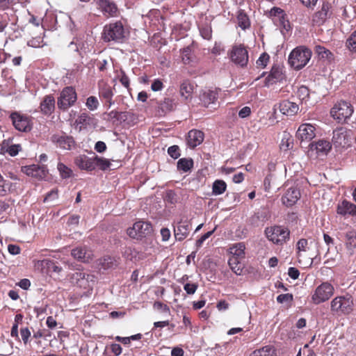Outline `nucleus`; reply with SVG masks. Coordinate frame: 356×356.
Instances as JSON below:
<instances>
[{"label":"nucleus","instance_id":"obj_1","mask_svg":"<svg viewBox=\"0 0 356 356\" xmlns=\"http://www.w3.org/2000/svg\"><path fill=\"white\" fill-rule=\"evenodd\" d=\"M129 31L122 21L111 22L104 26L102 38L105 42L122 43L128 37Z\"/></svg>","mask_w":356,"mask_h":356},{"label":"nucleus","instance_id":"obj_2","mask_svg":"<svg viewBox=\"0 0 356 356\" xmlns=\"http://www.w3.org/2000/svg\"><path fill=\"white\" fill-rule=\"evenodd\" d=\"M311 57V50L304 46H300L290 53L289 63L295 70H299L308 63Z\"/></svg>","mask_w":356,"mask_h":356},{"label":"nucleus","instance_id":"obj_3","mask_svg":"<svg viewBox=\"0 0 356 356\" xmlns=\"http://www.w3.org/2000/svg\"><path fill=\"white\" fill-rule=\"evenodd\" d=\"M353 299L349 294L335 297L330 302L331 311L339 315L349 314L353 310Z\"/></svg>","mask_w":356,"mask_h":356},{"label":"nucleus","instance_id":"obj_4","mask_svg":"<svg viewBox=\"0 0 356 356\" xmlns=\"http://www.w3.org/2000/svg\"><path fill=\"white\" fill-rule=\"evenodd\" d=\"M353 113V107L346 101H339L334 104L330 113L332 118L340 123H344L350 118Z\"/></svg>","mask_w":356,"mask_h":356},{"label":"nucleus","instance_id":"obj_5","mask_svg":"<svg viewBox=\"0 0 356 356\" xmlns=\"http://www.w3.org/2000/svg\"><path fill=\"white\" fill-rule=\"evenodd\" d=\"M334 286L329 282H325L320 284L312 296V302L318 305L329 300L334 294Z\"/></svg>","mask_w":356,"mask_h":356},{"label":"nucleus","instance_id":"obj_6","mask_svg":"<svg viewBox=\"0 0 356 356\" xmlns=\"http://www.w3.org/2000/svg\"><path fill=\"white\" fill-rule=\"evenodd\" d=\"M77 99L75 90L72 87H65L60 92L57 104L64 111L73 106Z\"/></svg>","mask_w":356,"mask_h":356},{"label":"nucleus","instance_id":"obj_7","mask_svg":"<svg viewBox=\"0 0 356 356\" xmlns=\"http://www.w3.org/2000/svg\"><path fill=\"white\" fill-rule=\"evenodd\" d=\"M152 227L150 223L144 221L135 222L132 227L127 229V234L136 239H140L151 234Z\"/></svg>","mask_w":356,"mask_h":356},{"label":"nucleus","instance_id":"obj_8","mask_svg":"<svg viewBox=\"0 0 356 356\" xmlns=\"http://www.w3.org/2000/svg\"><path fill=\"white\" fill-rule=\"evenodd\" d=\"M267 238L274 243H282L289 237L288 229L281 226L268 227L265 230Z\"/></svg>","mask_w":356,"mask_h":356},{"label":"nucleus","instance_id":"obj_9","mask_svg":"<svg viewBox=\"0 0 356 356\" xmlns=\"http://www.w3.org/2000/svg\"><path fill=\"white\" fill-rule=\"evenodd\" d=\"M70 280L72 284H76L80 288L88 289L92 287L95 282V277L93 275L79 271L73 273Z\"/></svg>","mask_w":356,"mask_h":356},{"label":"nucleus","instance_id":"obj_10","mask_svg":"<svg viewBox=\"0 0 356 356\" xmlns=\"http://www.w3.org/2000/svg\"><path fill=\"white\" fill-rule=\"evenodd\" d=\"M230 58L235 64L245 66L248 61V51L242 45L234 46L230 53Z\"/></svg>","mask_w":356,"mask_h":356},{"label":"nucleus","instance_id":"obj_11","mask_svg":"<svg viewBox=\"0 0 356 356\" xmlns=\"http://www.w3.org/2000/svg\"><path fill=\"white\" fill-rule=\"evenodd\" d=\"M51 141L57 147L65 150H71L76 145L73 137L65 134L53 135L51 136Z\"/></svg>","mask_w":356,"mask_h":356},{"label":"nucleus","instance_id":"obj_12","mask_svg":"<svg viewBox=\"0 0 356 356\" xmlns=\"http://www.w3.org/2000/svg\"><path fill=\"white\" fill-rule=\"evenodd\" d=\"M331 8L329 2L323 1L321 8L313 15V22L318 25L323 24L332 15Z\"/></svg>","mask_w":356,"mask_h":356},{"label":"nucleus","instance_id":"obj_13","mask_svg":"<svg viewBox=\"0 0 356 356\" xmlns=\"http://www.w3.org/2000/svg\"><path fill=\"white\" fill-rule=\"evenodd\" d=\"M10 118L14 127L18 131L26 132L31 130V127L29 117L13 113L10 115Z\"/></svg>","mask_w":356,"mask_h":356},{"label":"nucleus","instance_id":"obj_14","mask_svg":"<svg viewBox=\"0 0 356 356\" xmlns=\"http://www.w3.org/2000/svg\"><path fill=\"white\" fill-rule=\"evenodd\" d=\"M316 128L311 124H301L297 132L296 137L301 142L302 141H310L316 136Z\"/></svg>","mask_w":356,"mask_h":356},{"label":"nucleus","instance_id":"obj_15","mask_svg":"<svg viewBox=\"0 0 356 356\" xmlns=\"http://www.w3.org/2000/svg\"><path fill=\"white\" fill-rule=\"evenodd\" d=\"M191 229V224L187 220L180 221L174 227V235L175 239L179 241L184 240L189 234Z\"/></svg>","mask_w":356,"mask_h":356},{"label":"nucleus","instance_id":"obj_16","mask_svg":"<svg viewBox=\"0 0 356 356\" xmlns=\"http://www.w3.org/2000/svg\"><path fill=\"white\" fill-rule=\"evenodd\" d=\"M96 2L104 15L107 17H115L117 15L118 9L113 1L110 0H96Z\"/></svg>","mask_w":356,"mask_h":356},{"label":"nucleus","instance_id":"obj_17","mask_svg":"<svg viewBox=\"0 0 356 356\" xmlns=\"http://www.w3.org/2000/svg\"><path fill=\"white\" fill-rule=\"evenodd\" d=\"M300 197V192L296 187L289 188L282 197V203L286 207L293 206Z\"/></svg>","mask_w":356,"mask_h":356},{"label":"nucleus","instance_id":"obj_18","mask_svg":"<svg viewBox=\"0 0 356 356\" xmlns=\"http://www.w3.org/2000/svg\"><path fill=\"white\" fill-rule=\"evenodd\" d=\"M310 150L316 151L318 155H327L332 149L330 142L325 139H320L309 145Z\"/></svg>","mask_w":356,"mask_h":356},{"label":"nucleus","instance_id":"obj_19","mask_svg":"<svg viewBox=\"0 0 356 356\" xmlns=\"http://www.w3.org/2000/svg\"><path fill=\"white\" fill-rule=\"evenodd\" d=\"M218 98V92L216 90H202L200 94V100L204 106L214 104Z\"/></svg>","mask_w":356,"mask_h":356},{"label":"nucleus","instance_id":"obj_20","mask_svg":"<svg viewBox=\"0 0 356 356\" xmlns=\"http://www.w3.org/2000/svg\"><path fill=\"white\" fill-rule=\"evenodd\" d=\"M23 172L28 176H31L39 179L45 178L47 175V168L44 166H40L38 165H31L25 166L23 169Z\"/></svg>","mask_w":356,"mask_h":356},{"label":"nucleus","instance_id":"obj_21","mask_svg":"<svg viewBox=\"0 0 356 356\" xmlns=\"http://www.w3.org/2000/svg\"><path fill=\"white\" fill-rule=\"evenodd\" d=\"M72 256L81 262H89L92 258V252L86 247H77L71 252Z\"/></svg>","mask_w":356,"mask_h":356},{"label":"nucleus","instance_id":"obj_22","mask_svg":"<svg viewBox=\"0 0 356 356\" xmlns=\"http://www.w3.org/2000/svg\"><path fill=\"white\" fill-rule=\"evenodd\" d=\"M75 163L81 170L92 171L95 169L94 157L89 158L86 155H80L76 158Z\"/></svg>","mask_w":356,"mask_h":356},{"label":"nucleus","instance_id":"obj_23","mask_svg":"<svg viewBox=\"0 0 356 356\" xmlns=\"http://www.w3.org/2000/svg\"><path fill=\"white\" fill-rule=\"evenodd\" d=\"M279 109L282 114L292 116L298 113L299 106L289 100H283L280 103Z\"/></svg>","mask_w":356,"mask_h":356},{"label":"nucleus","instance_id":"obj_24","mask_svg":"<svg viewBox=\"0 0 356 356\" xmlns=\"http://www.w3.org/2000/svg\"><path fill=\"white\" fill-rule=\"evenodd\" d=\"M40 111L46 115H51L55 108V99L53 95H46L40 103Z\"/></svg>","mask_w":356,"mask_h":356},{"label":"nucleus","instance_id":"obj_25","mask_svg":"<svg viewBox=\"0 0 356 356\" xmlns=\"http://www.w3.org/2000/svg\"><path fill=\"white\" fill-rule=\"evenodd\" d=\"M204 140V134L202 131L193 129L188 134L187 143L190 147L194 148L200 145Z\"/></svg>","mask_w":356,"mask_h":356},{"label":"nucleus","instance_id":"obj_26","mask_svg":"<svg viewBox=\"0 0 356 356\" xmlns=\"http://www.w3.org/2000/svg\"><path fill=\"white\" fill-rule=\"evenodd\" d=\"M177 103L175 99L165 97L158 104L159 112L161 114L172 111L177 107Z\"/></svg>","mask_w":356,"mask_h":356},{"label":"nucleus","instance_id":"obj_27","mask_svg":"<svg viewBox=\"0 0 356 356\" xmlns=\"http://www.w3.org/2000/svg\"><path fill=\"white\" fill-rule=\"evenodd\" d=\"M337 213L342 216L347 214L356 216V205L347 200H343L341 203L339 204Z\"/></svg>","mask_w":356,"mask_h":356},{"label":"nucleus","instance_id":"obj_28","mask_svg":"<svg viewBox=\"0 0 356 356\" xmlns=\"http://www.w3.org/2000/svg\"><path fill=\"white\" fill-rule=\"evenodd\" d=\"M347 140V132L344 128H337L333 131L332 141L337 145H345Z\"/></svg>","mask_w":356,"mask_h":356},{"label":"nucleus","instance_id":"obj_29","mask_svg":"<svg viewBox=\"0 0 356 356\" xmlns=\"http://www.w3.org/2000/svg\"><path fill=\"white\" fill-rule=\"evenodd\" d=\"M245 245L243 242L233 244L229 248V252L232 254V257L236 259H244Z\"/></svg>","mask_w":356,"mask_h":356},{"label":"nucleus","instance_id":"obj_30","mask_svg":"<svg viewBox=\"0 0 356 356\" xmlns=\"http://www.w3.org/2000/svg\"><path fill=\"white\" fill-rule=\"evenodd\" d=\"M180 95L188 100L192 97L193 86L188 81H184L180 86Z\"/></svg>","mask_w":356,"mask_h":356},{"label":"nucleus","instance_id":"obj_31","mask_svg":"<svg viewBox=\"0 0 356 356\" xmlns=\"http://www.w3.org/2000/svg\"><path fill=\"white\" fill-rule=\"evenodd\" d=\"M297 257L299 263H302L304 259L303 252H305L308 249V241L305 238L300 239L296 244Z\"/></svg>","mask_w":356,"mask_h":356},{"label":"nucleus","instance_id":"obj_32","mask_svg":"<svg viewBox=\"0 0 356 356\" xmlns=\"http://www.w3.org/2000/svg\"><path fill=\"white\" fill-rule=\"evenodd\" d=\"M199 31L201 36L205 40H211L212 38V28L209 22L202 23L199 26Z\"/></svg>","mask_w":356,"mask_h":356},{"label":"nucleus","instance_id":"obj_33","mask_svg":"<svg viewBox=\"0 0 356 356\" xmlns=\"http://www.w3.org/2000/svg\"><path fill=\"white\" fill-rule=\"evenodd\" d=\"M193 161L190 158H182L177 161V169L179 171L186 172L193 168Z\"/></svg>","mask_w":356,"mask_h":356},{"label":"nucleus","instance_id":"obj_34","mask_svg":"<svg viewBox=\"0 0 356 356\" xmlns=\"http://www.w3.org/2000/svg\"><path fill=\"white\" fill-rule=\"evenodd\" d=\"M99 93L100 97L104 100H111L114 95L112 88L104 83L100 85Z\"/></svg>","mask_w":356,"mask_h":356},{"label":"nucleus","instance_id":"obj_35","mask_svg":"<svg viewBox=\"0 0 356 356\" xmlns=\"http://www.w3.org/2000/svg\"><path fill=\"white\" fill-rule=\"evenodd\" d=\"M227 189L226 183L221 179L216 180L212 185V193L214 195H219L225 192Z\"/></svg>","mask_w":356,"mask_h":356},{"label":"nucleus","instance_id":"obj_36","mask_svg":"<svg viewBox=\"0 0 356 356\" xmlns=\"http://www.w3.org/2000/svg\"><path fill=\"white\" fill-rule=\"evenodd\" d=\"M242 259H236L234 257H230L228 264L232 270L236 275H240L243 271V267L241 264V260Z\"/></svg>","mask_w":356,"mask_h":356},{"label":"nucleus","instance_id":"obj_37","mask_svg":"<svg viewBox=\"0 0 356 356\" xmlns=\"http://www.w3.org/2000/svg\"><path fill=\"white\" fill-rule=\"evenodd\" d=\"M91 118L86 113H81L75 120V124L79 127V130L85 128L90 124Z\"/></svg>","mask_w":356,"mask_h":356},{"label":"nucleus","instance_id":"obj_38","mask_svg":"<svg viewBox=\"0 0 356 356\" xmlns=\"http://www.w3.org/2000/svg\"><path fill=\"white\" fill-rule=\"evenodd\" d=\"M315 52L320 58L330 60L332 58L331 51L323 46L316 45L315 47Z\"/></svg>","mask_w":356,"mask_h":356},{"label":"nucleus","instance_id":"obj_39","mask_svg":"<svg viewBox=\"0 0 356 356\" xmlns=\"http://www.w3.org/2000/svg\"><path fill=\"white\" fill-rule=\"evenodd\" d=\"M346 245L347 249L353 250L356 247V233L355 231H348L346 234Z\"/></svg>","mask_w":356,"mask_h":356},{"label":"nucleus","instance_id":"obj_40","mask_svg":"<svg viewBox=\"0 0 356 356\" xmlns=\"http://www.w3.org/2000/svg\"><path fill=\"white\" fill-rule=\"evenodd\" d=\"M181 59L184 64L191 65L195 62L192 56L191 49L190 47H185L181 51Z\"/></svg>","mask_w":356,"mask_h":356},{"label":"nucleus","instance_id":"obj_41","mask_svg":"<svg viewBox=\"0 0 356 356\" xmlns=\"http://www.w3.org/2000/svg\"><path fill=\"white\" fill-rule=\"evenodd\" d=\"M274 350L270 346H264L259 350L253 351L250 356H273Z\"/></svg>","mask_w":356,"mask_h":356},{"label":"nucleus","instance_id":"obj_42","mask_svg":"<svg viewBox=\"0 0 356 356\" xmlns=\"http://www.w3.org/2000/svg\"><path fill=\"white\" fill-rule=\"evenodd\" d=\"M94 161L95 164V168L98 167L99 169L102 170H106L111 166V162L109 160L99 157L98 156H94Z\"/></svg>","mask_w":356,"mask_h":356},{"label":"nucleus","instance_id":"obj_43","mask_svg":"<svg viewBox=\"0 0 356 356\" xmlns=\"http://www.w3.org/2000/svg\"><path fill=\"white\" fill-rule=\"evenodd\" d=\"M41 265L46 266L49 271L59 273L62 271V268L57 266L55 262L50 259H44L41 261Z\"/></svg>","mask_w":356,"mask_h":356},{"label":"nucleus","instance_id":"obj_44","mask_svg":"<svg viewBox=\"0 0 356 356\" xmlns=\"http://www.w3.org/2000/svg\"><path fill=\"white\" fill-rule=\"evenodd\" d=\"M60 175L63 179L70 178L72 175V170L63 163H58L57 166Z\"/></svg>","mask_w":356,"mask_h":356},{"label":"nucleus","instance_id":"obj_45","mask_svg":"<svg viewBox=\"0 0 356 356\" xmlns=\"http://www.w3.org/2000/svg\"><path fill=\"white\" fill-rule=\"evenodd\" d=\"M296 95L301 102L306 101L309 96V88L305 86H301L298 88Z\"/></svg>","mask_w":356,"mask_h":356},{"label":"nucleus","instance_id":"obj_46","mask_svg":"<svg viewBox=\"0 0 356 356\" xmlns=\"http://www.w3.org/2000/svg\"><path fill=\"white\" fill-rule=\"evenodd\" d=\"M238 26L243 29H245L250 26V22L248 16L243 12H240L237 16Z\"/></svg>","mask_w":356,"mask_h":356},{"label":"nucleus","instance_id":"obj_47","mask_svg":"<svg viewBox=\"0 0 356 356\" xmlns=\"http://www.w3.org/2000/svg\"><path fill=\"white\" fill-rule=\"evenodd\" d=\"M86 105L90 111H95L99 106V101L95 96H90L87 98Z\"/></svg>","mask_w":356,"mask_h":356},{"label":"nucleus","instance_id":"obj_48","mask_svg":"<svg viewBox=\"0 0 356 356\" xmlns=\"http://www.w3.org/2000/svg\"><path fill=\"white\" fill-rule=\"evenodd\" d=\"M346 45L350 51H356V31L347 40Z\"/></svg>","mask_w":356,"mask_h":356},{"label":"nucleus","instance_id":"obj_49","mask_svg":"<svg viewBox=\"0 0 356 356\" xmlns=\"http://www.w3.org/2000/svg\"><path fill=\"white\" fill-rule=\"evenodd\" d=\"M264 218L265 217L262 213L257 212L250 218V222L254 226H258L260 222H263L264 220Z\"/></svg>","mask_w":356,"mask_h":356},{"label":"nucleus","instance_id":"obj_50","mask_svg":"<svg viewBox=\"0 0 356 356\" xmlns=\"http://www.w3.org/2000/svg\"><path fill=\"white\" fill-rule=\"evenodd\" d=\"M269 61V56L266 53L262 54L257 60V66L264 68Z\"/></svg>","mask_w":356,"mask_h":356},{"label":"nucleus","instance_id":"obj_51","mask_svg":"<svg viewBox=\"0 0 356 356\" xmlns=\"http://www.w3.org/2000/svg\"><path fill=\"white\" fill-rule=\"evenodd\" d=\"M277 301L280 304L291 302L293 301V295L291 293L280 294L277 297Z\"/></svg>","mask_w":356,"mask_h":356},{"label":"nucleus","instance_id":"obj_52","mask_svg":"<svg viewBox=\"0 0 356 356\" xmlns=\"http://www.w3.org/2000/svg\"><path fill=\"white\" fill-rule=\"evenodd\" d=\"M154 308L163 313L169 314L170 308L167 305H165L161 302H155L153 305Z\"/></svg>","mask_w":356,"mask_h":356},{"label":"nucleus","instance_id":"obj_53","mask_svg":"<svg viewBox=\"0 0 356 356\" xmlns=\"http://www.w3.org/2000/svg\"><path fill=\"white\" fill-rule=\"evenodd\" d=\"M21 149H22V147H21L20 145H12L7 148L6 152L11 156H15L19 153V152Z\"/></svg>","mask_w":356,"mask_h":356},{"label":"nucleus","instance_id":"obj_54","mask_svg":"<svg viewBox=\"0 0 356 356\" xmlns=\"http://www.w3.org/2000/svg\"><path fill=\"white\" fill-rule=\"evenodd\" d=\"M168 153L173 159H177L180 156L179 148L177 145L170 146L168 149Z\"/></svg>","mask_w":356,"mask_h":356},{"label":"nucleus","instance_id":"obj_55","mask_svg":"<svg viewBox=\"0 0 356 356\" xmlns=\"http://www.w3.org/2000/svg\"><path fill=\"white\" fill-rule=\"evenodd\" d=\"M118 79L122 83V86H124L125 88H128L129 86V79L126 75L124 72L123 70H121L120 72V74L118 75Z\"/></svg>","mask_w":356,"mask_h":356},{"label":"nucleus","instance_id":"obj_56","mask_svg":"<svg viewBox=\"0 0 356 356\" xmlns=\"http://www.w3.org/2000/svg\"><path fill=\"white\" fill-rule=\"evenodd\" d=\"M215 231V229L211 230V231H209L207 233H205L204 235H202L197 241H196V246L197 248H200L202 246V245L203 244V243L207 239L209 238L212 234Z\"/></svg>","mask_w":356,"mask_h":356},{"label":"nucleus","instance_id":"obj_57","mask_svg":"<svg viewBox=\"0 0 356 356\" xmlns=\"http://www.w3.org/2000/svg\"><path fill=\"white\" fill-rule=\"evenodd\" d=\"M163 88V83L159 79H154L151 85V89L154 92L160 91Z\"/></svg>","mask_w":356,"mask_h":356},{"label":"nucleus","instance_id":"obj_58","mask_svg":"<svg viewBox=\"0 0 356 356\" xmlns=\"http://www.w3.org/2000/svg\"><path fill=\"white\" fill-rule=\"evenodd\" d=\"M197 285L196 284L186 283L184 289L188 294H193L196 291Z\"/></svg>","mask_w":356,"mask_h":356},{"label":"nucleus","instance_id":"obj_59","mask_svg":"<svg viewBox=\"0 0 356 356\" xmlns=\"http://www.w3.org/2000/svg\"><path fill=\"white\" fill-rule=\"evenodd\" d=\"M22 339L24 343L28 342L29 338L31 336V332L28 327L22 328L20 330Z\"/></svg>","mask_w":356,"mask_h":356},{"label":"nucleus","instance_id":"obj_60","mask_svg":"<svg viewBox=\"0 0 356 356\" xmlns=\"http://www.w3.org/2000/svg\"><path fill=\"white\" fill-rule=\"evenodd\" d=\"M122 114V113H120L117 111H111V112L108 113H105L106 115H107V119L108 120H120V115Z\"/></svg>","mask_w":356,"mask_h":356},{"label":"nucleus","instance_id":"obj_61","mask_svg":"<svg viewBox=\"0 0 356 356\" xmlns=\"http://www.w3.org/2000/svg\"><path fill=\"white\" fill-rule=\"evenodd\" d=\"M280 79L282 78V72L278 68H273L270 71V74L268 76V79Z\"/></svg>","mask_w":356,"mask_h":356},{"label":"nucleus","instance_id":"obj_62","mask_svg":"<svg viewBox=\"0 0 356 356\" xmlns=\"http://www.w3.org/2000/svg\"><path fill=\"white\" fill-rule=\"evenodd\" d=\"M289 276L293 280H296L298 278L300 275L299 270L293 267H290L288 270Z\"/></svg>","mask_w":356,"mask_h":356},{"label":"nucleus","instance_id":"obj_63","mask_svg":"<svg viewBox=\"0 0 356 356\" xmlns=\"http://www.w3.org/2000/svg\"><path fill=\"white\" fill-rule=\"evenodd\" d=\"M251 113V109L249 106H245L242 108L238 112V116L241 118H245L250 115Z\"/></svg>","mask_w":356,"mask_h":356},{"label":"nucleus","instance_id":"obj_64","mask_svg":"<svg viewBox=\"0 0 356 356\" xmlns=\"http://www.w3.org/2000/svg\"><path fill=\"white\" fill-rule=\"evenodd\" d=\"M95 149L99 153L104 152L106 149V145L103 141H98L95 145Z\"/></svg>","mask_w":356,"mask_h":356}]
</instances>
